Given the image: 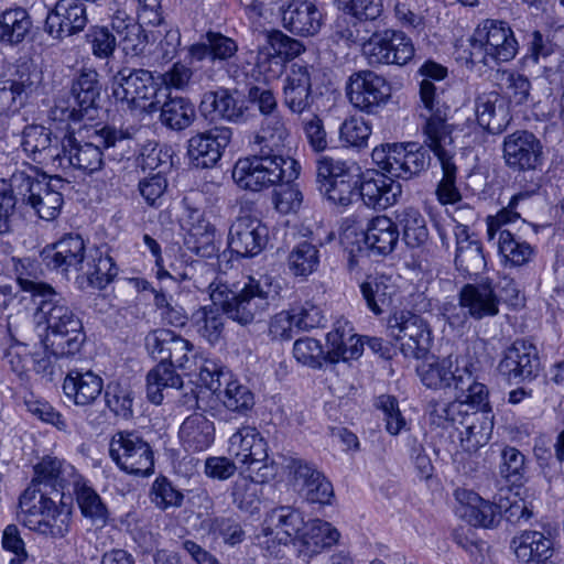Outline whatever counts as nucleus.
Returning <instances> with one entry per match:
<instances>
[{
  "mask_svg": "<svg viewBox=\"0 0 564 564\" xmlns=\"http://www.w3.org/2000/svg\"><path fill=\"white\" fill-rule=\"evenodd\" d=\"M208 291L213 305L196 310L191 323L194 330L212 345L223 337V314L247 326L260 319L276 297V290L268 275L243 276L236 282L216 278L208 284Z\"/></svg>",
  "mask_w": 564,
  "mask_h": 564,
  "instance_id": "f257e3e1",
  "label": "nucleus"
},
{
  "mask_svg": "<svg viewBox=\"0 0 564 564\" xmlns=\"http://www.w3.org/2000/svg\"><path fill=\"white\" fill-rule=\"evenodd\" d=\"M21 301L30 300L36 306V316L45 322V350L55 358L75 355L80 350L86 336L78 313L68 302L45 282L32 280L19 274Z\"/></svg>",
  "mask_w": 564,
  "mask_h": 564,
  "instance_id": "f03ea898",
  "label": "nucleus"
},
{
  "mask_svg": "<svg viewBox=\"0 0 564 564\" xmlns=\"http://www.w3.org/2000/svg\"><path fill=\"white\" fill-rule=\"evenodd\" d=\"M134 133V128L121 130L106 124L74 131L66 124L57 170L73 167L89 175L98 172L104 165V151L118 148L119 153H108V156L122 160L127 156L124 148Z\"/></svg>",
  "mask_w": 564,
  "mask_h": 564,
  "instance_id": "7ed1b4c3",
  "label": "nucleus"
},
{
  "mask_svg": "<svg viewBox=\"0 0 564 564\" xmlns=\"http://www.w3.org/2000/svg\"><path fill=\"white\" fill-rule=\"evenodd\" d=\"M296 161L283 154L260 153L239 159L232 170L236 184L247 191L259 192L281 181L292 182L297 177Z\"/></svg>",
  "mask_w": 564,
  "mask_h": 564,
  "instance_id": "20e7f679",
  "label": "nucleus"
},
{
  "mask_svg": "<svg viewBox=\"0 0 564 564\" xmlns=\"http://www.w3.org/2000/svg\"><path fill=\"white\" fill-rule=\"evenodd\" d=\"M19 521L32 531L51 536L64 538L70 529L72 511L66 505H56L53 497L40 494L36 497L35 489L28 487L20 496Z\"/></svg>",
  "mask_w": 564,
  "mask_h": 564,
  "instance_id": "39448f33",
  "label": "nucleus"
},
{
  "mask_svg": "<svg viewBox=\"0 0 564 564\" xmlns=\"http://www.w3.org/2000/svg\"><path fill=\"white\" fill-rule=\"evenodd\" d=\"M478 361L469 356L425 358L416 367V373L427 389L467 391L477 381Z\"/></svg>",
  "mask_w": 564,
  "mask_h": 564,
  "instance_id": "423d86ee",
  "label": "nucleus"
},
{
  "mask_svg": "<svg viewBox=\"0 0 564 564\" xmlns=\"http://www.w3.org/2000/svg\"><path fill=\"white\" fill-rule=\"evenodd\" d=\"M12 185L18 199L30 205L40 218L54 220L61 213L64 198L61 189L65 186L61 177L47 178L36 171H15Z\"/></svg>",
  "mask_w": 564,
  "mask_h": 564,
  "instance_id": "0eeeda50",
  "label": "nucleus"
},
{
  "mask_svg": "<svg viewBox=\"0 0 564 564\" xmlns=\"http://www.w3.org/2000/svg\"><path fill=\"white\" fill-rule=\"evenodd\" d=\"M518 51L519 43L505 21L486 19L477 25L470 37V58L486 66L509 62Z\"/></svg>",
  "mask_w": 564,
  "mask_h": 564,
  "instance_id": "6e6552de",
  "label": "nucleus"
},
{
  "mask_svg": "<svg viewBox=\"0 0 564 564\" xmlns=\"http://www.w3.org/2000/svg\"><path fill=\"white\" fill-rule=\"evenodd\" d=\"M430 148L408 142L376 147L371 153L373 163L392 177L410 180L420 175L431 164Z\"/></svg>",
  "mask_w": 564,
  "mask_h": 564,
  "instance_id": "1a4fd4ad",
  "label": "nucleus"
},
{
  "mask_svg": "<svg viewBox=\"0 0 564 564\" xmlns=\"http://www.w3.org/2000/svg\"><path fill=\"white\" fill-rule=\"evenodd\" d=\"M95 69H83L73 82L70 98L57 99L50 110V118L59 122H78L94 119L101 86Z\"/></svg>",
  "mask_w": 564,
  "mask_h": 564,
  "instance_id": "9d476101",
  "label": "nucleus"
},
{
  "mask_svg": "<svg viewBox=\"0 0 564 564\" xmlns=\"http://www.w3.org/2000/svg\"><path fill=\"white\" fill-rule=\"evenodd\" d=\"M420 116L425 119L423 132L451 129L447 123L451 107L443 100L444 90L435 84L447 76V68L433 61L425 62L420 68Z\"/></svg>",
  "mask_w": 564,
  "mask_h": 564,
  "instance_id": "9b49d317",
  "label": "nucleus"
},
{
  "mask_svg": "<svg viewBox=\"0 0 564 564\" xmlns=\"http://www.w3.org/2000/svg\"><path fill=\"white\" fill-rule=\"evenodd\" d=\"M387 334L400 343V350L406 358H425L433 344L430 324L411 311H397L390 315Z\"/></svg>",
  "mask_w": 564,
  "mask_h": 564,
  "instance_id": "f8f14e48",
  "label": "nucleus"
},
{
  "mask_svg": "<svg viewBox=\"0 0 564 564\" xmlns=\"http://www.w3.org/2000/svg\"><path fill=\"white\" fill-rule=\"evenodd\" d=\"M305 524L303 512L292 506H280L270 510L258 534L260 545L270 556L279 557L281 545H295V539Z\"/></svg>",
  "mask_w": 564,
  "mask_h": 564,
  "instance_id": "ddd939ff",
  "label": "nucleus"
},
{
  "mask_svg": "<svg viewBox=\"0 0 564 564\" xmlns=\"http://www.w3.org/2000/svg\"><path fill=\"white\" fill-rule=\"evenodd\" d=\"M109 455L127 474L149 476L154 470V454L150 444L137 432L119 431L110 441Z\"/></svg>",
  "mask_w": 564,
  "mask_h": 564,
  "instance_id": "4468645a",
  "label": "nucleus"
},
{
  "mask_svg": "<svg viewBox=\"0 0 564 564\" xmlns=\"http://www.w3.org/2000/svg\"><path fill=\"white\" fill-rule=\"evenodd\" d=\"M424 144L437 158L443 176L437 185L436 195L442 204H454L460 200L462 195L456 185L458 169L454 161L455 147L452 129L423 132Z\"/></svg>",
  "mask_w": 564,
  "mask_h": 564,
  "instance_id": "2eb2a0df",
  "label": "nucleus"
},
{
  "mask_svg": "<svg viewBox=\"0 0 564 564\" xmlns=\"http://www.w3.org/2000/svg\"><path fill=\"white\" fill-rule=\"evenodd\" d=\"M111 91L122 109L142 111L155 95L154 77L148 69L123 67L112 77Z\"/></svg>",
  "mask_w": 564,
  "mask_h": 564,
  "instance_id": "dca6fc26",
  "label": "nucleus"
},
{
  "mask_svg": "<svg viewBox=\"0 0 564 564\" xmlns=\"http://www.w3.org/2000/svg\"><path fill=\"white\" fill-rule=\"evenodd\" d=\"M412 40L401 31L373 32L364 43V55L371 66L405 65L414 56Z\"/></svg>",
  "mask_w": 564,
  "mask_h": 564,
  "instance_id": "f3484780",
  "label": "nucleus"
},
{
  "mask_svg": "<svg viewBox=\"0 0 564 564\" xmlns=\"http://www.w3.org/2000/svg\"><path fill=\"white\" fill-rule=\"evenodd\" d=\"M350 104L368 115H376L391 97V86L381 75L372 70L354 73L346 86Z\"/></svg>",
  "mask_w": 564,
  "mask_h": 564,
  "instance_id": "a211bd4d",
  "label": "nucleus"
},
{
  "mask_svg": "<svg viewBox=\"0 0 564 564\" xmlns=\"http://www.w3.org/2000/svg\"><path fill=\"white\" fill-rule=\"evenodd\" d=\"M79 476L72 464L47 455L34 466V477L29 487L35 489L36 497L40 494H45L46 497L54 494L62 501L65 492L70 494L74 485L78 484Z\"/></svg>",
  "mask_w": 564,
  "mask_h": 564,
  "instance_id": "6ab92c4d",
  "label": "nucleus"
},
{
  "mask_svg": "<svg viewBox=\"0 0 564 564\" xmlns=\"http://www.w3.org/2000/svg\"><path fill=\"white\" fill-rule=\"evenodd\" d=\"M541 140L528 130H517L507 134L502 142V159L513 172L541 170L544 150Z\"/></svg>",
  "mask_w": 564,
  "mask_h": 564,
  "instance_id": "aec40b11",
  "label": "nucleus"
},
{
  "mask_svg": "<svg viewBox=\"0 0 564 564\" xmlns=\"http://www.w3.org/2000/svg\"><path fill=\"white\" fill-rule=\"evenodd\" d=\"M541 370V360L535 345L525 339L514 340L502 354L498 364L499 373L509 382L520 383L535 379Z\"/></svg>",
  "mask_w": 564,
  "mask_h": 564,
  "instance_id": "412c9836",
  "label": "nucleus"
},
{
  "mask_svg": "<svg viewBox=\"0 0 564 564\" xmlns=\"http://www.w3.org/2000/svg\"><path fill=\"white\" fill-rule=\"evenodd\" d=\"M64 131L65 128L53 132L51 128L42 124H28L22 131L21 147L26 155L37 164L57 170V163L63 152Z\"/></svg>",
  "mask_w": 564,
  "mask_h": 564,
  "instance_id": "4be33fe9",
  "label": "nucleus"
},
{
  "mask_svg": "<svg viewBox=\"0 0 564 564\" xmlns=\"http://www.w3.org/2000/svg\"><path fill=\"white\" fill-rule=\"evenodd\" d=\"M43 263L51 270L67 275L80 273L88 256L85 241L78 234H66L58 241L46 246L41 252Z\"/></svg>",
  "mask_w": 564,
  "mask_h": 564,
  "instance_id": "5701e85b",
  "label": "nucleus"
},
{
  "mask_svg": "<svg viewBox=\"0 0 564 564\" xmlns=\"http://www.w3.org/2000/svg\"><path fill=\"white\" fill-rule=\"evenodd\" d=\"M232 131L228 127H214L197 133L188 140L187 155L193 166L210 169L220 160L229 144Z\"/></svg>",
  "mask_w": 564,
  "mask_h": 564,
  "instance_id": "b1692460",
  "label": "nucleus"
},
{
  "mask_svg": "<svg viewBox=\"0 0 564 564\" xmlns=\"http://www.w3.org/2000/svg\"><path fill=\"white\" fill-rule=\"evenodd\" d=\"M229 451L243 470L274 463L269 459L267 441L254 426L243 425L234 433L229 438Z\"/></svg>",
  "mask_w": 564,
  "mask_h": 564,
  "instance_id": "393cba45",
  "label": "nucleus"
},
{
  "mask_svg": "<svg viewBox=\"0 0 564 564\" xmlns=\"http://www.w3.org/2000/svg\"><path fill=\"white\" fill-rule=\"evenodd\" d=\"M269 229L260 219L239 216L230 226L228 235L229 249L240 257H254L268 243Z\"/></svg>",
  "mask_w": 564,
  "mask_h": 564,
  "instance_id": "a878e982",
  "label": "nucleus"
},
{
  "mask_svg": "<svg viewBox=\"0 0 564 564\" xmlns=\"http://www.w3.org/2000/svg\"><path fill=\"white\" fill-rule=\"evenodd\" d=\"M41 82L42 75L36 68L21 66L15 77L4 82L0 87V116L17 113L36 93Z\"/></svg>",
  "mask_w": 564,
  "mask_h": 564,
  "instance_id": "bb28decb",
  "label": "nucleus"
},
{
  "mask_svg": "<svg viewBox=\"0 0 564 564\" xmlns=\"http://www.w3.org/2000/svg\"><path fill=\"white\" fill-rule=\"evenodd\" d=\"M86 7L77 0H58L45 19L44 31L54 40L79 33L87 25Z\"/></svg>",
  "mask_w": 564,
  "mask_h": 564,
  "instance_id": "cd10ccee",
  "label": "nucleus"
},
{
  "mask_svg": "<svg viewBox=\"0 0 564 564\" xmlns=\"http://www.w3.org/2000/svg\"><path fill=\"white\" fill-rule=\"evenodd\" d=\"M313 67L293 63L283 85V105L295 115L308 111L314 102L312 94Z\"/></svg>",
  "mask_w": 564,
  "mask_h": 564,
  "instance_id": "c85d7f7f",
  "label": "nucleus"
},
{
  "mask_svg": "<svg viewBox=\"0 0 564 564\" xmlns=\"http://www.w3.org/2000/svg\"><path fill=\"white\" fill-rule=\"evenodd\" d=\"M402 194V186L392 176L372 172L358 180L357 197L373 209H386L394 205Z\"/></svg>",
  "mask_w": 564,
  "mask_h": 564,
  "instance_id": "c756f323",
  "label": "nucleus"
},
{
  "mask_svg": "<svg viewBox=\"0 0 564 564\" xmlns=\"http://www.w3.org/2000/svg\"><path fill=\"white\" fill-rule=\"evenodd\" d=\"M275 463L261 465L254 470H246L248 476H239L232 486L234 503L242 511L253 513L260 505L261 485L274 479L278 474Z\"/></svg>",
  "mask_w": 564,
  "mask_h": 564,
  "instance_id": "7c9ffc66",
  "label": "nucleus"
},
{
  "mask_svg": "<svg viewBox=\"0 0 564 564\" xmlns=\"http://www.w3.org/2000/svg\"><path fill=\"white\" fill-rule=\"evenodd\" d=\"M282 10V24L300 36L317 34L323 24V13L315 0H290Z\"/></svg>",
  "mask_w": 564,
  "mask_h": 564,
  "instance_id": "2f4dec72",
  "label": "nucleus"
},
{
  "mask_svg": "<svg viewBox=\"0 0 564 564\" xmlns=\"http://www.w3.org/2000/svg\"><path fill=\"white\" fill-rule=\"evenodd\" d=\"M65 398L76 406L93 405L104 390V379L90 369L68 370L63 381Z\"/></svg>",
  "mask_w": 564,
  "mask_h": 564,
  "instance_id": "473e14b6",
  "label": "nucleus"
},
{
  "mask_svg": "<svg viewBox=\"0 0 564 564\" xmlns=\"http://www.w3.org/2000/svg\"><path fill=\"white\" fill-rule=\"evenodd\" d=\"M339 538V531L332 523L313 519L305 522L294 546L299 556L311 558L337 544Z\"/></svg>",
  "mask_w": 564,
  "mask_h": 564,
  "instance_id": "72a5a7b5",
  "label": "nucleus"
},
{
  "mask_svg": "<svg viewBox=\"0 0 564 564\" xmlns=\"http://www.w3.org/2000/svg\"><path fill=\"white\" fill-rule=\"evenodd\" d=\"M459 305L475 319L492 317L499 313V299L489 279L464 285L459 292Z\"/></svg>",
  "mask_w": 564,
  "mask_h": 564,
  "instance_id": "f704fd0d",
  "label": "nucleus"
},
{
  "mask_svg": "<svg viewBox=\"0 0 564 564\" xmlns=\"http://www.w3.org/2000/svg\"><path fill=\"white\" fill-rule=\"evenodd\" d=\"M328 362L334 365L339 361L358 359L364 351L361 337L354 334V328L348 321H337L333 329L326 336Z\"/></svg>",
  "mask_w": 564,
  "mask_h": 564,
  "instance_id": "c9c22d12",
  "label": "nucleus"
},
{
  "mask_svg": "<svg viewBox=\"0 0 564 564\" xmlns=\"http://www.w3.org/2000/svg\"><path fill=\"white\" fill-rule=\"evenodd\" d=\"M199 108L206 117L230 122H240L247 109L243 97L237 90L225 88L206 93Z\"/></svg>",
  "mask_w": 564,
  "mask_h": 564,
  "instance_id": "e433bc0d",
  "label": "nucleus"
},
{
  "mask_svg": "<svg viewBox=\"0 0 564 564\" xmlns=\"http://www.w3.org/2000/svg\"><path fill=\"white\" fill-rule=\"evenodd\" d=\"M511 546L518 561L524 564H539L550 561L554 543L550 535L540 531H524L513 538Z\"/></svg>",
  "mask_w": 564,
  "mask_h": 564,
  "instance_id": "4c0bfd02",
  "label": "nucleus"
},
{
  "mask_svg": "<svg viewBox=\"0 0 564 564\" xmlns=\"http://www.w3.org/2000/svg\"><path fill=\"white\" fill-rule=\"evenodd\" d=\"M33 20L23 7H10L0 12V45L17 47L31 34Z\"/></svg>",
  "mask_w": 564,
  "mask_h": 564,
  "instance_id": "58836bf2",
  "label": "nucleus"
},
{
  "mask_svg": "<svg viewBox=\"0 0 564 564\" xmlns=\"http://www.w3.org/2000/svg\"><path fill=\"white\" fill-rule=\"evenodd\" d=\"M178 437L186 452L206 451L215 440L214 422L200 413H194L181 424Z\"/></svg>",
  "mask_w": 564,
  "mask_h": 564,
  "instance_id": "ea45409f",
  "label": "nucleus"
},
{
  "mask_svg": "<svg viewBox=\"0 0 564 564\" xmlns=\"http://www.w3.org/2000/svg\"><path fill=\"white\" fill-rule=\"evenodd\" d=\"M112 30L118 36V45L126 55L138 56L144 52L148 35L142 24L134 21L123 10H116L111 20Z\"/></svg>",
  "mask_w": 564,
  "mask_h": 564,
  "instance_id": "a19ab883",
  "label": "nucleus"
},
{
  "mask_svg": "<svg viewBox=\"0 0 564 564\" xmlns=\"http://www.w3.org/2000/svg\"><path fill=\"white\" fill-rule=\"evenodd\" d=\"M290 138V129L284 117L271 115L263 118L259 132L254 135V145L260 153L282 154Z\"/></svg>",
  "mask_w": 564,
  "mask_h": 564,
  "instance_id": "79ce46f5",
  "label": "nucleus"
},
{
  "mask_svg": "<svg viewBox=\"0 0 564 564\" xmlns=\"http://www.w3.org/2000/svg\"><path fill=\"white\" fill-rule=\"evenodd\" d=\"M399 236L398 226L391 218L377 216L367 225L365 243L372 252L387 256L394 250Z\"/></svg>",
  "mask_w": 564,
  "mask_h": 564,
  "instance_id": "37998d69",
  "label": "nucleus"
},
{
  "mask_svg": "<svg viewBox=\"0 0 564 564\" xmlns=\"http://www.w3.org/2000/svg\"><path fill=\"white\" fill-rule=\"evenodd\" d=\"M467 391H454L455 399L448 402V424H459L470 415L469 409H486L488 406V389L478 380Z\"/></svg>",
  "mask_w": 564,
  "mask_h": 564,
  "instance_id": "c03bdc74",
  "label": "nucleus"
},
{
  "mask_svg": "<svg viewBox=\"0 0 564 564\" xmlns=\"http://www.w3.org/2000/svg\"><path fill=\"white\" fill-rule=\"evenodd\" d=\"M476 409L462 421L460 444L466 452L473 453L485 446L492 434L494 423L487 411Z\"/></svg>",
  "mask_w": 564,
  "mask_h": 564,
  "instance_id": "a18cd8bd",
  "label": "nucleus"
},
{
  "mask_svg": "<svg viewBox=\"0 0 564 564\" xmlns=\"http://www.w3.org/2000/svg\"><path fill=\"white\" fill-rule=\"evenodd\" d=\"M360 292L367 307L375 315H380L392 304V299L397 293V288L390 276L382 274L368 276L360 284Z\"/></svg>",
  "mask_w": 564,
  "mask_h": 564,
  "instance_id": "49530a36",
  "label": "nucleus"
},
{
  "mask_svg": "<svg viewBox=\"0 0 564 564\" xmlns=\"http://www.w3.org/2000/svg\"><path fill=\"white\" fill-rule=\"evenodd\" d=\"M478 124L491 134L501 133L507 123V113L497 93L479 95L475 101Z\"/></svg>",
  "mask_w": 564,
  "mask_h": 564,
  "instance_id": "de8ad7c7",
  "label": "nucleus"
},
{
  "mask_svg": "<svg viewBox=\"0 0 564 564\" xmlns=\"http://www.w3.org/2000/svg\"><path fill=\"white\" fill-rule=\"evenodd\" d=\"M497 509L496 503L485 500L476 492L466 491L463 494L457 512L460 518L474 527L489 528L495 523Z\"/></svg>",
  "mask_w": 564,
  "mask_h": 564,
  "instance_id": "09e8293b",
  "label": "nucleus"
},
{
  "mask_svg": "<svg viewBox=\"0 0 564 564\" xmlns=\"http://www.w3.org/2000/svg\"><path fill=\"white\" fill-rule=\"evenodd\" d=\"M118 271V267L107 251L96 248L89 252L80 273L87 278L89 285L102 290L113 281Z\"/></svg>",
  "mask_w": 564,
  "mask_h": 564,
  "instance_id": "8fccbe9b",
  "label": "nucleus"
},
{
  "mask_svg": "<svg viewBox=\"0 0 564 564\" xmlns=\"http://www.w3.org/2000/svg\"><path fill=\"white\" fill-rule=\"evenodd\" d=\"M195 116V107L189 99L169 96L161 107L160 121L170 130L182 131L193 123Z\"/></svg>",
  "mask_w": 564,
  "mask_h": 564,
  "instance_id": "3c124183",
  "label": "nucleus"
},
{
  "mask_svg": "<svg viewBox=\"0 0 564 564\" xmlns=\"http://www.w3.org/2000/svg\"><path fill=\"white\" fill-rule=\"evenodd\" d=\"M183 380L169 362H159L147 375V397L153 404H161L164 399V390L180 389Z\"/></svg>",
  "mask_w": 564,
  "mask_h": 564,
  "instance_id": "603ef678",
  "label": "nucleus"
},
{
  "mask_svg": "<svg viewBox=\"0 0 564 564\" xmlns=\"http://www.w3.org/2000/svg\"><path fill=\"white\" fill-rule=\"evenodd\" d=\"M395 218L402 227L403 240L410 248H420L429 240L426 220L419 209L403 207L395 212Z\"/></svg>",
  "mask_w": 564,
  "mask_h": 564,
  "instance_id": "864d4df0",
  "label": "nucleus"
},
{
  "mask_svg": "<svg viewBox=\"0 0 564 564\" xmlns=\"http://www.w3.org/2000/svg\"><path fill=\"white\" fill-rule=\"evenodd\" d=\"M72 492L76 496L78 507L85 518H89L95 523H106L108 518L107 507L82 475L79 476L78 484L74 485L70 489Z\"/></svg>",
  "mask_w": 564,
  "mask_h": 564,
  "instance_id": "5fc2aeb1",
  "label": "nucleus"
},
{
  "mask_svg": "<svg viewBox=\"0 0 564 564\" xmlns=\"http://www.w3.org/2000/svg\"><path fill=\"white\" fill-rule=\"evenodd\" d=\"M219 400L228 411L240 415H248L256 403L250 388L237 379L226 382L224 391L219 394Z\"/></svg>",
  "mask_w": 564,
  "mask_h": 564,
  "instance_id": "6e6d98bb",
  "label": "nucleus"
},
{
  "mask_svg": "<svg viewBox=\"0 0 564 564\" xmlns=\"http://www.w3.org/2000/svg\"><path fill=\"white\" fill-rule=\"evenodd\" d=\"M288 265L295 276L306 278L314 273L319 265V250L317 246L302 241L297 243L288 257Z\"/></svg>",
  "mask_w": 564,
  "mask_h": 564,
  "instance_id": "4d7b16f0",
  "label": "nucleus"
},
{
  "mask_svg": "<svg viewBox=\"0 0 564 564\" xmlns=\"http://www.w3.org/2000/svg\"><path fill=\"white\" fill-rule=\"evenodd\" d=\"M499 474L507 482L521 486L528 474L524 454L513 446H505L500 453Z\"/></svg>",
  "mask_w": 564,
  "mask_h": 564,
  "instance_id": "13d9d810",
  "label": "nucleus"
},
{
  "mask_svg": "<svg viewBox=\"0 0 564 564\" xmlns=\"http://www.w3.org/2000/svg\"><path fill=\"white\" fill-rule=\"evenodd\" d=\"M264 39L273 50V53L271 54L260 51L257 62L259 67H261L263 59L269 57L276 59L278 56L283 55L286 58H294L304 51V46L300 41L285 35L279 30L267 31L264 33Z\"/></svg>",
  "mask_w": 564,
  "mask_h": 564,
  "instance_id": "bf43d9fd",
  "label": "nucleus"
},
{
  "mask_svg": "<svg viewBox=\"0 0 564 564\" xmlns=\"http://www.w3.org/2000/svg\"><path fill=\"white\" fill-rule=\"evenodd\" d=\"M498 251L506 262L511 265H523L533 254V248L527 241L520 240L509 230L497 236Z\"/></svg>",
  "mask_w": 564,
  "mask_h": 564,
  "instance_id": "052dcab7",
  "label": "nucleus"
},
{
  "mask_svg": "<svg viewBox=\"0 0 564 564\" xmlns=\"http://www.w3.org/2000/svg\"><path fill=\"white\" fill-rule=\"evenodd\" d=\"M107 408L117 416L130 419L133 414V393L129 386L117 381L109 382L105 388Z\"/></svg>",
  "mask_w": 564,
  "mask_h": 564,
  "instance_id": "680f3d73",
  "label": "nucleus"
},
{
  "mask_svg": "<svg viewBox=\"0 0 564 564\" xmlns=\"http://www.w3.org/2000/svg\"><path fill=\"white\" fill-rule=\"evenodd\" d=\"M188 235L185 240L187 248L200 258L210 259L218 253L215 243V227L212 224L188 228Z\"/></svg>",
  "mask_w": 564,
  "mask_h": 564,
  "instance_id": "e2e57ef3",
  "label": "nucleus"
},
{
  "mask_svg": "<svg viewBox=\"0 0 564 564\" xmlns=\"http://www.w3.org/2000/svg\"><path fill=\"white\" fill-rule=\"evenodd\" d=\"M358 177L350 173L347 177L328 183L319 193L330 204L347 207L357 198Z\"/></svg>",
  "mask_w": 564,
  "mask_h": 564,
  "instance_id": "0e129e2a",
  "label": "nucleus"
},
{
  "mask_svg": "<svg viewBox=\"0 0 564 564\" xmlns=\"http://www.w3.org/2000/svg\"><path fill=\"white\" fill-rule=\"evenodd\" d=\"M455 265L462 273L478 275L486 268V258L480 241L456 248Z\"/></svg>",
  "mask_w": 564,
  "mask_h": 564,
  "instance_id": "69168bd1",
  "label": "nucleus"
},
{
  "mask_svg": "<svg viewBox=\"0 0 564 564\" xmlns=\"http://www.w3.org/2000/svg\"><path fill=\"white\" fill-rule=\"evenodd\" d=\"M293 356L300 364L313 369H321L325 364H329L322 344L311 337L295 340Z\"/></svg>",
  "mask_w": 564,
  "mask_h": 564,
  "instance_id": "338daca9",
  "label": "nucleus"
},
{
  "mask_svg": "<svg viewBox=\"0 0 564 564\" xmlns=\"http://www.w3.org/2000/svg\"><path fill=\"white\" fill-rule=\"evenodd\" d=\"M351 172L348 162L332 156H322L316 162V183L317 188L323 189L328 183L347 177Z\"/></svg>",
  "mask_w": 564,
  "mask_h": 564,
  "instance_id": "774afa93",
  "label": "nucleus"
}]
</instances>
